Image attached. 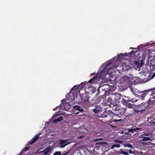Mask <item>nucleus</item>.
Here are the masks:
<instances>
[{
  "mask_svg": "<svg viewBox=\"0 0 155 155\" xmlns=\"http://www.w3.org/2000/svg\"><path fill=\"white\" fill-rule=\"evenodd\" d=\"M110 63L105 62L100 67L97 75L90 79L87 83L89 84V83L94 84L97 83L100 81L101 78L103 80L104 79L107 75V72L106 69L110 65Z\"/></svg>",
  "mask_w": 155,
  "mask_h": 155,
  "instance_id": "f257e3e1",
  "label": "nucleus"
},
{
  "mask_svg": "<svg viewBox=\"0 0 155 155\" xmlns=\"http://www.w3.org/2000/svg\"><path fill=\"white\" fill-rule=\"evenodd\" d=\"M111 60H110L105 62L110 63V65H109V67L106 69V72H107V74L105 78L107 81L110 80L111 81H116L117 79L116 71L113 70V68H114V67H113V66L114 64L111 62Z\"/></svg>",
  "mask_w": 155,
  "mask_h": 155,
  "instance_id": "f03ea898",
  "label": "nucleus"
},
{
  "mask_svg": "<svg viewBox=\"0 0 155 155\" xmlns=\"http://www.w3.org/2000/svg\"><path fill=\"white\" fill-rule=\"evenodd\" d=\"M68 99H65L61 101V104L64 106V110L66 111L69 110L75 101V99L74 97V95L71 93H69L66 95Z\"/></svg>",
  "mask_w": 155,
  "mask_h": 155,
  "instance_id": "7ed1b4c3",
  "label": "nucleus"
},
{
  "mask_svg": "<svg viewBox=\"0 0 155 155\" xmlns=\"http://www.w3.org/2000/svg\"><path fill=\"white\" fill-rule=\"evenodd\" d=\"M127 54H128L127 53L125 54L123 53L120 54L118 55V57H116L113 58L112 59H111L110 60H111V62H113L114 64V63L116 62L115 60L117 61L123 60L124 59L125 56H127Z\"/></svg>",
  "mask_w": 155,
  "mask_h": 155,
  "instance_id": "20e7f679",
  "label": "nucleus"
},
{
  "mask_svg": "<svg viewBox=\"0 0 155 155\" xmlns=\"http://www.w3.org/2000/svg\"><path fill=\"white\" fill-rule=\"evenodd\" d=\"M132 64L134 65V68L137 70L140 71L141 67L143 65V64L142 61H134Z\"/></svg>",
  "mask_w": 155,
  "mask_h": 155,
  "instance_id": "39448f33",
  "label": "nucleus"
},
{
  "mask_svg": "<svg viewBox=\"0 0 155 155\" xmlns=\"http://www.w3.org/2000/svg\"><path fill=\"white\" fill-rule=\"evenodd\" d=\"M132 79L127 76H124L120 79V83L124 84H129L130 82H132Z\"/></svg>",
  "mask_w": 155,
  "mask_h": 155,
  "instance_id": "423d86ee",
  "label": "nucleus"
},
{
  "mask_svg": "<svg viewBox=\"0 0 155 155\" xmlns=\"http://www.w3.org/2000/svg\"><path fill=\"white\" fill-rule=\"evenodd\" d=\"M67 140H59V147L61 148H64L65 146L70 144V143H66Z\"/></svg>",
  "mask_w": 155,
  "mask_h": 155,
  "instance_id": "0eeeda50",
  "label": "nucleus"
},
{
  "mask_svg": "<svg viewBox=\"0 0 155 155\" xmlns=\"http://www.w3.org/2000/svg\"><path fill=\"white\" fill-rule=\"evenodd\" d=\"M114 68H116V71L119 72V73H120L124 71V67L123 66L122 63L121 64H119L118 66H113Z\"/></svg>",
  "mask_w": 155,
  "mask_h": 155,
  "instance_id": "6e6552de",
  "label": "nucleus"
},
{
  "mask_svg": "<svg viewBox=\"0 0 155 155\" xmlns=\"http://www.w3.org/2000/svg\"><path fill=\"white\" fill-rule=\"evenodd\" d=\"M100 87H104V89L106 91L109 90H111V86L107 84H104L103 83H101L100 84Z\"/></svg>",
  "mask_w": 155,
  "mask_h": 155,
  "instance_id": "1a4fd4ad",
  "label": "nucleus"
},
{
  "mask_svg": "<svg viewBox=\"0 0 155 155\" xmlns=\"http://www.w3.org/2000/svg\"><path fill=\"white\" fill-rule=\"evenodd\" d=\"M39 135L37 134L31 140L29 143V144L31 145L35 142V141L39 138Z\"/></svg>",
  "mask_w": 155,
  "mask_h": 155,
  "instance_id": "9d476101",
  "label": "nucleus"
},
{
  "mask_svg": "<svg viewBox=\"0 0 155 155\" xmlns=\"http://www.w3.org/2000/svg\"><path fill=\"white\" fill-rule=\"evenodd\" d=\"M123 66L124 67V71H126L130 69V67L128 64V63H122Z\"/></svg>",
  "mask_w": 155,
  "mask_h": 155,
  "instance_id": "9b49d317",
  "label": "nucleus"
},
{
  "mask_svg": "<svg viewBox=\"0 0 155 155\" xmlns=\"http://www.w3.org/2000/svg\"><path fill=\"white\" fill-rule=\"evenodd\" d=\"M122 96L119 94H117L114 96L115 100L117 103L120 102V100Z\"/></svg>",
  "mask_w": 155,
  "mask_h": 155,
  "instance_id": "f8f14e48",
  "label": "nucleus"
},
{
  "mask_svg": "<svg viewBox=\"0 0 155 155\" xmlns=\"http://www.w3.org/2000/svg\"><path fill=\"white\" fill-rule=\"evenodd\" d=\"M73 108L74 110H77L81 112H83L84 111V110L82 108H81L79 106H75L73 107Z\"/></svg>",
  "mask_w": 155,
  "mask_h": 155,
  "instance_id": "ddd939ff",
  "label": "nucleus"
},
{
  "mask_svg": "<svg viewBox=\"0 0 155 155\" xmlns=\"http://www.w3.org/2000/svg\"><path fill=\"white\" fill-rule=\"evenodd\" d=\"M51 150V147H48L46 148L44 150V154L45 155H46Z\"/></svg>",
  "mask_w": 155,
  "mask_h": 155,
  "instance_id": "4468645a",
  "label": "nucleus"
},
{
  "mask_svg": "<svg viewBox=\"0 0 155 155\" xmlns=\"http://www.w3.org/2000/svg\"><path fill=\"white\" fill-rule=\"evenodd\" d=\"M63 117L62 116H60L58 118H57L53 121V123H56L58 122H59L61 120H63Z\"/></svg>",
  "mask_w": 155,
  "mask_h": 155,
  "instance_id": "2eb2a0df",
  "label": "nucleus"
},
{
  "mask_svg": "<svg viewBox=\"0 0 155 155\" xmlns=\"http://www.w3.org/2000/svg\"><path fill=\"white\" fill-rule=\"evenodd\" d=\"M120 151V154H123L125 155H129L127 151H124L122 150H121Z\"/></svg>",
  "mask_w": 155,
  "mask_h": 155,
  "instance_id": "dca6fc26",
  "label": "nucleus"
},
{
  "mask_svg": "<svg viewBox=\"0 0 155 155\" xmlns=\"http://www.w3.org/2000/svg\"><path fill=\"white\" fill-rule=\"evenodd\" d=\"M143 139L142 140L143 141H148V140H152L150 139V137H142Z\"/></svg>",
  "mask_w": 155,
  "mask_h": 155,
  "instance_id": "f3484780",
  "label": "nucleus"
},
{
  "mask_svg": "<svg viewBox=\"0 0 155 155\" xmlns=\"http://www.w3.org/2000/svg\"><path fill=\"white\" fill-rule=\"evenodd\" d=\"M139 128H137L133 129H129L128 130V131L129 132L134 133V131H136V130H139Z\"/></svg>",
  "mask_w": 155,
  "mask_h": 155,
  "instance_id": "a211bd4d",
  "label": "nucleus"
},
{
  "mask_svg": "<svg viewBox=\"0 0 155 155\" xmlns=\"http://www.w3.org/2000/svg\"><path fill=\"white\" fill-rule=\"evenodd\" d=\"M123 145L125 147H128L129 148H133V147L131 144H123Z\"/></svg>",
  "mask_w": 155,
  "mask_h": 155,
  "instance_id": "6ab92c4d",
  "label": "nucleus"
},
{
  "mask_svg": "<svg viewBox=\"0 0 155 155\" xmlns=\"http://www.w3.org/2000/svg\"><path fill=\"white\" fill-rule=\"evenodd\" d=\"M93 111L95 113H98L99 112L100 110L96 108L93 109Z\"/></svg>",
  "mask_w": 155,
  "mask_h": 155,
  "instance_id": "aec40b11",
  "label": "nucleus"
},
{
  "mask_svg": "<svg viewBox=\"0 0 155 155\" xmlns=\"http://www.w3.org/2000/svg\"><path fill=\"white\" fill-rule=\"evenodd\" d=\"M61 153L60 151H56L54 154L53 155H61Z\"/></svg>",
  "mask_w": 155,
  "mask_h": 155,
  "instance_id": "412c9836",
  "label": "nucleus"
},
{
  "mask_svg": "<svg viewBox=\"0 0 155 155\" xmlns=\"http://www.w3.org/2000/svg\"><path fill=\"white\" fill-rule=\"evenodd\" d=\"M59 115V114H57L56 113H55L53 116L51 117V120H52L56 118V116Z\"/></svg>",
  "mask_w": 155,
  "mask_h": 155,
  "instance_id": "4be33fe9",
  "label": "nucleus"
},
{
  "mask_svg": "<svg viewBox=\"0 0 155 155\" xmlns=\"http://www.w3.org/2000/svg\"><path fill=\"white\" fill-rule=\"evenodd\" d=\"M108 102L110 103V104H112V98L111 97H109L108 99Z\"/></svg>",
  "mask_w": 155,
  "mask_h": 155,
  "instance_id": "5701e85b",
  "label": "nucleus"
},
{
  "mask_svg": "<svg viewBox=\"0 0 155 155\" xmlns=\"http://www.w3.org/2000/svg\"><path fill=\"white\" fill-rule=\"evenodd\" d=\"M115 147L119 148L120 147V145L119 144H114Z\"/></svg>",
  "mask_w": 155,
  "mask_h": 155,
  "instance_id": "b1692460",
  "label": "nucleus"
},
{
  "mask_svg": "<svg viewBox=\"0 0 155 155\" xmlns=\"http://www.w3.org/2000/svg\"><path fill=\"white\" fill-rule=\"evenodd\" d=\"M137 100H134V99H131L130 100H128L127 101H130V102H136L137 101Z\"/></svg>",
  "mask_w": 155,
  "mask_h": 155,
  "instance_id": "393cba45",
  "label": "nucleus"
},
{
  "mask_svg": "<svg viewBox=\"0 0 155 155\" xmlns=\"http://www.w3.org/2000/svg\"><path fill=\"white\" fill-rule=\"evenodd\" d=\"M127 150V151H128L129 153H131V154H133L134 153V151H132L130 150Z\"/></svg>",
  "mask_w": 155,
  "mask_h": 155,
  "instance_id": "a878e982",
  "label": "nucleus"
},
{
  "mask_svg": "<svg viewBox=\"0 0 155 155\" xmlns=\"http://www.w3.org/2000/svg\"><path fill=\"white\" fill-rule=\"evenodd\" d=\"M143 135L146 136H149L150 135V134L148 133H144L143 134H142V136H143Z\"/></svg>",
  "mask_w": 155,
  "mask_h": 155,
  "instance_id": "bb28decb",
  "label": "nucleus"
},
{
  "mask_svg": "<svg viewBox=\"0 0 155 155\" xmlns=\"http://www.w3.org/2000/svg\"><path fill=\"white\" fill-rule=\"evenodd\" d=\"M70 152V150H68L67 152H66V153H64L61 155H67Z\"/></svg>",
  "mask_w": 155,
  "mask_h": 155,
  "instance_id": "cd10ccee",
  "label": "nucleus"
},
{
  "mask_svg": "<svg viewBox=\"0 0 155 155\" xmlns=\"http://www.w3.org/2000/svg\"><path fill=\"white\" fill-rule=\"evenodd\" d=\"M137 51H134L133 50L132 51H131L130 53H129L128 54H133L134 53H136Z\"/></svg>",
  "mask_w": 155,
  "mask_h": 155,
  "instance_id": "c85d7f7f",
  "label": "nucleus"
},
{
  "mask_svg": "<svg viewBox=\"0 0 155 155\" xmlns=\"http://www.w3.org/2000/svg\"><path fill=\"white\" fill-rule=\"evenodd\" d=\"M146 95V94L145 93H143V94H142L141 96L142 97H145Z\"/></svg>",
  "mask_w": 155,
  "mask_h": 155,
  "instance_id": "c756f323",
  "label": "nucleus"
},
{
  "mask_svg": "<svg viewBox=\"0 0 155 155\" xmlns=\"http://www.w3.org/2000/svg\"><path fill=\"white\" fill-rule=\"evenodd\" d=\"M120 140H114V142L117 143H119L120 142Z\"/></svg>",
  "mask_w": 155,
  "mask_h": 155,
  "instance_id": "7c9ffc66",
  "label": "nucleus"
},
{
  "mask_svg": "<svg viewBox=\"0 0 155 155\" xmlns=\"http://www.w3.org/2000/svg\"><path fill=\"white\" fill-rule=\"evenodd\" d=\"M99 144L101 145H105V144H107L105 143L104 142H101L99 143Z\"/></svg>",
  "mask_w": 155,
  "mask_h": 155,
  "instance_id": "2f4dec72",
  "label": "nucleus"
},
{
  "mask_svg": "<svg viewBox=\"0 0 155 155\" xmlns=\"http://www.w3.org/2000/svg\"><path fill=\"white\" fill-rule=\"evenodd\" d=\"M29 148V147H25L24 149L22 150L23 151L26 150H28Z\"/></svg>",
  "mask_w": 155,
  "mask_h": 155,
  "instance_id": "473e14b6",
  "label": "nucleus"
},
{
  "mask_svg": "<svg viewBox=\"0 0 155 155\" xmlns=\"http://www.w3.org/2000/svg\"><path fill=\"white\" fill-rule=\"evenodd\" d=\"M126 111V109L125 108L122 109V111L123 112V113L124 114Z\"/></svg>",
  "mask_w": 155,
  "mask_h": 155,
  "instance_id": "72a5a7b5",
  "label": "nucleus"
},
{
  "mask_svg": "<svg viewBox=\"0 0 155 155\" xmlns=\"http://www.w3.org/2000/svg\"><path fill=\"white\" fill-rule=\"evenodd\" d=\"M155 76V71L152 76V78H153Z\"/></svg>",
  "mask_w": 155,
  "mask_h": 155,
  "instance_id": "f704fd0d",
  "label": "nucleus"
},
{
  "mask_svg": "<svg viewBox=\"0 0 155 155\" xmlns=\"http://www.w3.org/2000/svg\"><path fill=\"white\" fill-rule=\"evenodd\" d=\"M114 144L113 145H112L111 146V149H114Z\"/></svg>",
  "mask_w": 155,
  "mask_h": 155,
  "instance_id": "c9c22d12",
  "label": "nucleus"
},
{
  "mask_svg": "<svg viewBox=\"0 0 155 155\" xmlns=\"http://www.w3.org/2000/svg\"><path fill=\"white\" fill-rule=\"evenodd\" d=\"M128 107V108H130L131 107V105L130 104L129 105H128L127 106Z\"/></svg>",
  "mask_w": 155,
  "mask_h": 155,
  "instance_id": "e433bc0d",
  "label": "nucleus"
},
{
  "mask_svg": "<svg viewBox=\"0 0 155 155\" xmlns=\"http://www.w3.org/2000/svg\"><path fill=\"white\" fill-rule=\"evenodd\" d=\"M119 142H120L119 143H120V144H123V141H122L120 140Z\"/></svg>",
  "mask_w": 155,
  "mask_h": 155,
  "instance_id": "4c0bfd02",
  "label": "nucleus"
},
{
  "mask_svg": "<svg viewBox=\"0 0 155 155\" xmlns=\"http://www.w3.org/2000/svg\"><path fill=\"white\" fill-rule=\"evenodd\" d=\"M39 153H44V150L43 151H40Z\"/></svg>",
  "mask_w": 155,
  "mask_h": 155,
  "instance_id": "58836bf2",
  "label": "nucleus"
},
{
  "mask_svg": "<svg viewBox=\"0 0 155 155\" xmlns=\"http://www.w3.org/2000/svg\"><path fill=\"white\" fill-rule=\"evenodd\" d=\"M75 88H76V87H75V86H74V87L72 88V90H73V89H75Z\"/></svg>",
  "mask_w": 155,
  "mask_h": 155,
  "instance_id": "ea45409f",
  "label": "nucleus"
},
{
  "mask_svg": "<svg viewBox=\"0 0 155 155\" xmlns=\"http://www.w3.org/2000/svg\"><path fill=\"white\" fill-rule=\"evenodd\" d=\"M75 114H79V112H76V113H75Z\"/></svg>",
  "mask_w": 155,
  "mask_h": 155,
  "instance_id": "a19ab883",
  "label": "nucleus"
},
{
  "mask_svg": "<svg viewBox=\"0 0 155 155\" xmlns=\"http://www.w3.org/2000/svg\"><path fill=\"white\" fill-rule=\"evenodd\" d=\"M104 117H107V115H104Z\"/></svg>",
  "mask_w": 155,
  "mask_h": 155,
  "instance_id": "79ce46f5",
  "label": "nucleus"
},
{
  "mask_svg": "<svg viewBox=\"0 0 155 155\" xmlns=\"http://www.w3.org/2000/svg\"><path fill=\"white\" fill-rule=\"evenodd\" d=\"M151 124H155V122H152V123H150Z\"/></svg>",
  "mask_w": 155,
  "mask_h": 155,
  "instance_id": "37998d69",
  "label": "nucleus"
},
{
  "mask_svg": "<svg viewBox=\"0 0 155 155\" xmlns=\"http://www.w3.org/2000/svg\"><path fill=\"white\" fill-rule=\"evenodd\" d=\"M153 121H155V118L154 119Z\"/></svg>",
  "mask_w": 155,
  "mask_h": 155,
  "instance_id": "c03bdc74",
  "label": "nucleus"
},
{
  "mask_svg": "<svg viewBox=\"0 0 155 155\" xmlns=\"http://www.w3.org/2000/svg\"><path fill=\"white\" fill-rule=\"evenodd\" d=\"M37 153H38V152H36L35 153H36V154H37Z\"/></svg>",
  "mask_w": 155,
  "mask_h": 155,
  "instance_id": "a18cd8bd",
  "label": "nucleus"
},
{
  "mask_svg": "<svg viewBox=\"0 0 155 155\" xmlns=\"http://www.w3.org/2000/svg\"><path fill=\"white\" fill-rule=\"evenodd\" d=\"M81 137H79V138H80Z\"/></svg>",
  "mask_w": 155,
  "mask_h": 155,
  "instance_id": "49530a36",
  "label": "nucleus"
},
{
  "mask_svg": "<svg viewBox=\"0 0 155 155\" xmlns=\"http://www.w3.org/2000/svg\"><path fill=\"white\" fill-rule=\"evenodd\" d=\"M130 141H130V140H129V141H128V142H130Z\"/></svg>",
  "mask_w": 155,
  "mask_h": 155,
  "instance_id": "de8ad7c7",
  "label": "nucleus"
},
{
  "mask_svg": "<svg viewBox=\"0 0 155 155\" xmlns=\"http://www.w3.org/2000/svg\"><path fill=\"white\" fill-rule=\"evenodd\" d=\"M98 139L97 140H99V139Z\"/></svg>",
  "mask_w": 155,
  "mask_h": 155,
  "instance_id": "09e8293b",
  "label": "nucleus"
}]
</instances>
